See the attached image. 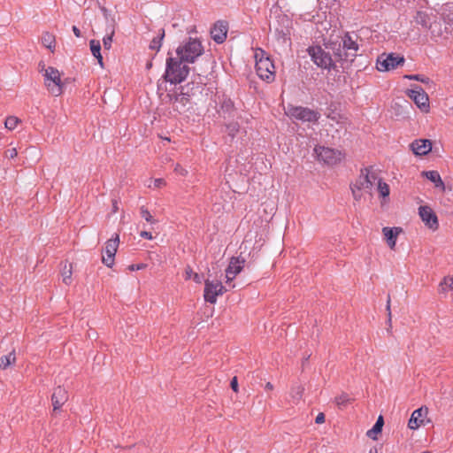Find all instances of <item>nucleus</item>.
I'll use <instances>...</instances> for the list:
<instances>
[{"label":"nucleus","instance_id":"1","mask_svg":"<svg viewBox=\"0 0 453 453\" xmlns=\"http://www.w3.org/2000/svg\"><path fill=\"white\" fill-rule=\"evenodd\" d=\"M372 167H365L361 170L360 175L355 183L350 185L352 195L355 200L358 201L363 196V191L370 193L378 177L372 171Z\"/></svg>","mask_w":453,"mask_h":453},{"label":"nucleus","instance_id":"27","mask_svg":"<svg viewBox=\"0 0 453 453\" xmlns=\"http://www.w3.org/2000/svg\"><path fill=\"white\" fill-rule=\"evenodd\" d=\"M383 426L384 418L381 415H380L372 428L366 432V436L372 440H377V434L381 433Z\"/></svg>","mask_w":453,"mask_h":453},{"label":"nucleus","instance_id":"58","mask_svg":"<svg viewBox=\"0 0 453 453\" xmlns=\"http://www.w3.org/2000/svg\"><path fill=\"white\" fill-rule=\"evenodd\" d=\"M101 11H102L105 19L108 20V16H109L108 10L105 7H101Z\"/></svg>","mask_w":453,"mask_h":453},{"label":"nucleus","instance_id":"32","mask_svg":"<svg viewBox=\"0 0 453 453\" xmlns=\"http://www.w3.org/2000/svg\"><path fill=\"white\" fill-rule=\"evenodd\" d=\"M240 130V125L238 122H229L226 124V133L228 134V136L231 137L233 140L236 134L239 133Z\"/></svg>","mask_w":453,"mask_h":453},{"label":"nucleus","instance_id":"14","mask_svg":"<svg viewBox=\"0 0 453 453\" xmlns=\"http://www.w3.org/2000/svg\"><path fill=\"white\" fill-rule=\"evenodd\" d=\"M340 40L345 52L344 58H348V64H351L357 56V51L359 50L357 39H353L349 33H346Z\"/></svg>","mask_w":453,"mask_h":453},{"label":"nucleus","instance_id":"3","mask_svg":"<svg viewBox=\"0 0 453 453\" xmlns=\"http://www.w3.org/2000/svg\"><path fill=\"white\" fill-rule=\"evenodd\" d=\"M256 72L260 79L271 83L275 80V66L271 58L266 56L265 52L259 50L256 52Z\"/></svg>","mask_w":453,"mask_h":453},{"label":"nucleus","instance_id":"37","mask_svg":"<svg viewBox=\"0 0 453 453\" xmlns=\"http://www.w3.org/2000/svg\"><path fill=\"white\" fill-rule=\"evenodd\" d=\"M404 78L411 80V81H418L425 84H428V83L432 82V81L428 77L422 75V74H408V75H405Z\"/></svg>","mask_w":453,"mask_h":453},{"label":"nucleus","instance_id":"57","mask_svg":"<svg viewBox=\"0 0 453 453\" xmlns=\"http://www.w3.org/2000/svg\"><path fill=\"white\" fill-rule=\"evenodd\" d=\"M119 210L117 200H112V212L115 213Z\"/></svg>","mask_w":453,"mask_h":453},{"label":"nucleus","instance_id":"11","mask_svg":"<svg viewBox=\"0 0 453 453\" xmlns=\"http://www.w3.org/2000/svg\"><path fill=\"white\" fill-rule=\"evenodd\" d=\"M319 160L323 161L329 165H334L341 162L343 156L340 150L326 147H319L315 149Z\"/></svg>","mask_w":453,"mask_h":453},{"label":"nucleus","instance_id":"20","mask_svg":"<svg viewBox=\"0 0 453 453\" xmlns=\"http://www.w3.org/2000/svg\"><path fill=\"white\" fill-rule=\"evenodd\" d=\"M410 148L415 155L425 156L432 150V142L428 139H417L410 144Z\"/></svg>","mask_w":453,"mask_h":453},{"label":"nucleus","instance_id":"31","mask_svg":"<svg viewBox=\"0 0 453 453\" xmlns=\"http://www.w3.org/2000/svg\"><path fill=\"white\" fill-rule=\"evenodd\" d=\"M350 402L351 398L347 393H342L334 398V403L340 409L345 408L349 403H350Z\"/></svg>","mask_w":453,"mask_h":453},{"label":"nucleus","instance_id":"40","mask_svg":"<svg viewBox=\"0 0 453 453\" xmlns=\"http://www.w3.org/2000/svg\"><path fill=\"white\" fill-rule=\"evenodd\" d=\"M19 122V119L17 117L10 116L5 119L4 126L7 129L13 130Z\"/></svg>","mask_w":453,"mask_h":453},{"label":"nucleus","instance_id":"17","mask_svg":"<svg viewBox=\"0 0 453 453\" xmlns=\"http://www.w3.org/2000/svg\"><path fill=\"white\" fill-rule=\"evenodd\" d=\"M119 243V236L116 234L115 237L108 240L105 243V253L106 257H103V263L108 266L111 267L114 263L115 254L117 252V249Z\"/></svg>","mask_w":453,"mask_h":453},{"label":"nucleus","instance_id":"38","mask_svg":"<svg viewBox=\"0 0 453 453\" xmlns=\"http://www.w3.org/2000/svg\"><path fill=\"white\" fill-rule=\"evenodd\" d=\"M140 213L142 218H143L147 222L150 224H155L157 221L151 216L150 212L145 206H142L140 208Z\"/></svg>","mask_w":453,"mask_h":453},{"label":"nucleus","instance_id":"55","mask_svg":"<svg viewBox=\"0 0 453 453\" xmlns=\"http://www.w3.org/2000/svg\"><path fill=\"white\" fill-rule=\"evenodd\" d=\"M73 34L75 35L76 37H81V30L76 26L73 27Z\"/></svg>","mask_w":453,"mask_h":453},{"label":"nucleus","instance_id":"43","mask_svg":"<svg viewBox=\"0 0 453 453\" xmlns=\"http://www.w3.org/2000/svg\"><path fill=\"white\" fill-rule=\"evenodd\" d=\"M444 285L448 287L449 289L453 288V277H445L442 283H441V290L445 291L446 288H444Z\"/></svg>","mask_w":453,"mask_h":453},{"label":"nucleus","instance_id":"10","mask_svg":"<svg viewBox=\"0 0 453 453\" xmlns=\"http://www.w3.org/2000/svg\"><path fill=\"white\" fill-rule=\"evenodd\" d=\"M225 291V287L219 280H206L204 281L203 297L205 302L215 303L217 302V296H222Z\"/></svg>","mask_w":453,"mask_h":453},{"label":"nucleus","instance_id":"8","mask_svg":"<svg viewBox=\"0 0 453 453\" xmlns=\"http://www.w3.org/2000/svg\"><path fill=\"white\" fill-rule=\"evenodd\" d=\"M405 59L403 56L395 53H383L378 57L376 65L380 72H387L403 65Z\"/></svg>","mask_w":453,"mask_h":453},{"label":"nucleus","instance_id":"49","mask_svg":"<svg viewBox=\"0 0 453 453\" xmlns=\"http://www.w3.org/2000/svg\"><path fill=\"white\" fill-rule=\"evenodd\" d=\"M140 236L144 238V239H148V240H152L153 239V236L151 234L150 232H147V231H142L140 233Z\"/></svg>","mask_w":453,"mask_h":453},{"label":"nucleus","instance_id":"46","mask_svg":"<svg viewBox=\"0 0 453 453\" xmlns=\"http://www.w3.org/2000/svg\"><path fill=\"white\" fill-rule=\"evenodd\" d=\"M194 273H195L193 272L192 268L189 265H188L185 268V279L186 280H190L193 277Z\"/></svg>","mask_w":453,"mask_h":453},{"label":"nucleus","instance_id":"23","mask_svg":"<svg viewBox=\"0 0 453 453\" xmlns=\"http://www.w3.org/2000/svg\"><path fill=\"white\" fill-rule=\"evenodd\" d=\"M434 15L432 12L418 11L414 16V21L416 24L420 25L423 29L428 30Z\"/></svg>","mask_w":453,"mask_h":453},{"label":"nucleus","instance_id":"30","mask_svg":"<svg viewBox=\"0 0 453 453\" xmlns=\"http://www.w3.org/2000/svg\"><path fill=\"white\" fill-rule=\"evenodd\" d=\"M72 274H73L72 264L65 263L62 265V269H61V276L63 278V282L65 284L69 285L71 283Z\"/></svg>","mask_w":453,"mask_h":453},{"label":"nucleus","instance_id":"6","mask_svg":"<svg viewBox=\"0 0 453 453\" xmlns=\"http://www.w3.org/2000/svg\"><path fill=\"white\" fill-rule=\"evenodd\" d=\"M44 85L49 92L55 96H58L63 93L64 83L61 81L60 72L52 66H48L43 73Z\"/></svg>","mask_w":453,"mask_h":453},{"label":"nucleus","instance_id":"24","mask_svg":"<svg viewBox=\"0 0 453 453\" xmlns=\"http://www.w3.org/2000/svg\"><path fill=\"white\" fill-rule=\"evenodd\" d=\"M382 232L390 249H394L396 243L397 235L402 232V228L385 226L383 227Z\"/></svg>","mask_w":453,"mask_h":453},{"label":"nucleus","instance_id":"13","mask_svg":"<svg viewBox=\"0 0 453 453\" xmlns=\"http://www.w3.org/2000/svg\"><path fill=\"white\" fill-rule=\"evenodd\" d=\"M428 30L434 40L441 37L447 38V36L451 34L449 27L443 24V17H440L439 14L434 15L432 23L429 25Z\"/></svg>","mask_w":453,"mask_h":453},{"label":"nucleus","instance_id":"4","mask_svg":"<svg viewBox=\"0 0 453 453\" xmlns=\"http://www.w3.org/2000/svg\"><path fill=\"white\" fill-rule=\"evenodd\" d=\"M176 53L181 61L193 63L203 53V47L198 39L190 37L183 46L177 48Z\"/></svg>","mask_w":453,"mask_h":453},{"label":"nucleus","instance_id":"39","mask_svg":"<svg viewBox=\"0 0 453 453\" xmlns=\"http://www.w3.org/2000/svg\"><path fill=\"white\" fill-rule=\"evenodd\" d=\"M378 180V190L383 197H386L389 195V187L386 182H383L381 179H377Z\"/></svg>","mask_w":453,"mask_h":453},{"label":"nucleus","instance_id":"29","mask_svg":"<svg viewBox=\"0 0 453 453\" xmlns=\"http://www.w3.org/2000/svg\"><path fill=\"white\" fill-rule=\"evenodd\" d=\"M423 174L432 182L434 183L435 187L444 188V183L437 171H427L423 172Z\"/></svg>","mask_w":453,"mask_h":453},{"label":"nucleus","instance_id":"21","mask_svg":"<svg viewBox=\"0 0 453 453\" xmlns=\"http://www.w3.org/2000/svg\"><path fill=\"white\" fill-rule=\"evenodd\" d=\"M428 414L427 407H420L415 410L408 422V427L415 430L424 424V418Z\"/></svg>","mask_w":453,"mask_h":453},{"label":"nucleus","instance_id":"5","mask_svg":"<svg viewBox=\"0 0 453 453\" xmlns=\"http://www.w3.org/2000/svg\"><path fill=\"white\" fill-rule=\"evenodd\" d=\"M307 51L317 66L327 70L336 69L337 66L334 64L332 54L326 48H322L319 45L311 46Z\"/></svg>","mask_w":453,"mask_h":453},{"label":"nucleus","instance_id":"59","mask_svg":"<svg viewBox=\"0 0 453 453\" xmlns=\"http://www.w3.org/2000/svg\"><path fill=\"white\" fill-rule=\"evenodd\" d=\"M265 388L266 390H273V385L271 382H267L265 384Z\"/></svg>","mask_w":453,"mask_h":453},{"label":"nucleus","instance_id":"48","mask_svg":"<svg viewBox=\"0 0 453 453\" xmlns=\"http://www.w3.org/2000/svg\"><path fill=\"white\" fill-rule=\"evenodd\" d=\"M174 171L182 176H186L188 173L187 170L182 168L180 165L175 166Z\"/></svg>","mask_w":453,"mask_h":453},{"label":"nucleus","instance_id":"34","mask_svg":"<svg viewBox=\"0 0 453 453\" xmlns=\"http://www.w3.org/2000/svg\"><path fill=\"white\" fill-rule=\"evenodd\" d=\"M165 37V29H161L160 30V34L152 39V41L150 42V48L151 50H159V49L161 48V44H162V40L164 39Z\"/></svg>","mask_w":453,"mask_h":453},{"label":"nucleus","instance_id":"52","mask_svg":"<svg viewBox=\"0 0 453 453\" xmlns=\"http://www.w3.org/2000/svg\"><path fill=\"white\" fill-rule=\"evenodd\" d=\"M387 311H388V321H391V311H390V296L388 295V301H387V307H386Z\"/></svg>","mask_w":453,"mask_h":453},{"label":"nucleus","instance_id":"28","mask_svg":"<svg viewBox=\"0 0 453 453\" xmlns=\"http://www.w3.org/2000/svg\"><path fill=\"white\" fill-rule=\"evenodd\" d=\"M304 392V387L301 384H297L292 387L290 396L294 403H297L303 397Z\"/></svg>","mask_w":453,"mask_h":453},{"label":"nucleus","instance_id":"47","mask_svg":"<svg viewBox=\"0 0 453 453\" xmlns=\"http://www.w3.org/2000/svg\"><path fill=\"white\" fill-rule=\"evenodd\" d=\"M230 387H231V388H232L234 392H238V380H237V377H234V378L231 380Z\"/></svg>","mask_w":453,"mask_h":453},{"label":"nucleus","instance_id":"54","mask_svg":"<svg viewBox=\"0 0 453 453\" xmlns=\"http://www.w3.org/2000/svg\"><path fill=\"white\" fill-rule=\"evenodd\" d=\"M93 56L97 59L98 64L103 68L104 67V61H103V56H102L101 52H99V55L96 54V55H93Z\"/></svg>","mask_w":453,"mask_h":453},{"label":"nucleus","instance_id":"2","mask_svg":"<svg viewBox=\"0 0 453 453\" xmlns=\"http://www.w3.org/2000/svg\"><path fill=\"white\" fill-rule=\"evenodd\" d=\"M189 73V67L180 58L169 57L166 59V68L164 78L173 84L182 82Z\"/></svg>","mask_w":453,"mask_h":453},{"label":"nucleus","instance_id":"45","mask_svg":"<svg viewBox=\"0 0 453 453\" xmlns=\"http://www.w3.org/2000/svg\"><path fill=\"white\" fill-rule=\"evenodd\" d=\"M147 267L146 264H136V265H131L128 266L129 271H135V270H142Z\"/></svg>","mask_w":453,"mask_h":453},{"label":"nucleus","instance_id":"26","mask_svg":"<svg viewBox=\"0 0 453 453\" xmlns=\"http://www.w3.org/2000/svg\"><path fill=\"white\" fill-rule=\"evenodd\" d=\"M107 35L103 38V44L104 50H110L111 48L112 37L115 34V20L112 19L111 24L108 26Z\"/></svg>","mask_w":453,"mask_h":453},{"label":"nucleus","instance_id":"50","mask_svg":"<svg viewBox=\"0 0 453 453\" xmlns=\"http://www.w3.org/2000/svg\"><path fill=\"white\" fill-rule=\"evenodd\" d=\"M316 424H322L325 422V415L324 413L320 412L318 414L315 419Z\"/></svg>","mask_w":453,"mask_h":453},{"label":"nucleus","instance_id":"61","mask_svg":"<svg viewBox=\"0 0 453 453\" xmlns=\"http://www.w3.org/2000/svg\"><path fill=\"white\" fill-rule=\"evenodd\" d=\"M151 65H152V64H151V63H149V64L147 65V68H150V67H151Z\"/></svg>","mask_w":453,"mask_h":453},{"label":"nucleus","instance_id":"62","mask_svg":"<svg viewBox=\"0 0 453 453\" xmlns=\"http://www.w3.org/2000/svg\"><path fill=\"white\" fill-rule=\"evenodd\" d=\"M423 453H428V452H423Z\"/></svg>","mask_w":453,"mask_h":453},{"label":"nucleus","instance_id":"42","mask_svg":"<svg viewBox=\"0 0 453 453\" xmlns=\"http://www.w3.org/2000/svg\"><path fill=\"white\" fill-rule=\"evenodd\" d=\"M236 262H237L236 260H234V262H229V265H228L227 268L226 269V282L233 280L235 277L233 274V266L234 265V263H236Z\"/></svg>","mask_w":453,"mask_h":453},{"label":"nucleus","instance_id":"53","mask_svg":"<svg viewBox=\"0 0 453 453\" xmlns=\"http://www.w3.org/2000/svg\"><path fill=\"white\" fill-rule=\"evenodd\" d=\"M192 279L194 280V281H195V282H196V283H201V282H202V280H203V276H202V275H200V274H198V273H195L193 274Z\"/></svg>","mask_w":453,"mask_h":453},{"label":"nucleus","instance_id":"44","mask_svg":"<svg viewBox=\"0 0 453 453\" xmlns=\"http://www.w3.org/2000/svg\"><path fill=\"white\" fill-rule=\"evenodd\" d=\"M17 154H18V152H17V150L15 148L8 149L5 151V156L8 158H14L17 156Z\"/></svg>","mask_w":453,"mask_h":453},{"label":"nucleus","instance_id":"9","mask_svg":"<svg viewBox=\"0 0 453 453\" xmlns=\"http://www.w3.org/2000/svg\"><path fill=\"white\" fill-rule=\"evenodd\" d=\"M180 93H169L166 97L169 102L173 104V110L179 113H183L187 111L188 105L190 104V96L188 91H185V87L181 86Z\"/></svg>","mask_w":453,"mask_h":453},{"label":"nucleus","instance_id":"18","mask_svg":"<svg viewBox=\"0 0 453 453\" xmlns=\"http://www.w3.org/2000/svg\"><path fill=\"white\" fill-rule=\"evenodd\" d=\"M220 109L219 110V114L223 119H234L236 113V109L234 107V102L231 98L222 96V98L219 100Z\"/></svg>","mask_w":453,"mask_h":453},{"label":"nucleus","instance_id":"25","mask_svg":"<svg viewBox=\"0 0 453 453\" xmlns=\"http://www.w3.org/2000/svg\"><path fill=\"white\" fill-rule=\"evenodd\" d=\"M443 17V24L449 27V31L453 32V7L446 5L442 9V12L439 14Z\"/></svg>","mask_w":453,"mask_h":453},{"label":"nucleus","instance_id":"15","mask_svg":"<svg viewBox=\"0 0 453 453\" xmlns=\"http://www.w3.org/2000/svg\"><path fill=\"white\" fill-rule=\"evenodd\" d=\"M408 96L414 101L417 106L423 111L426 112L429 110V98L427 94L419 86H413L410 89Z\"/></svg>","mask_w":453,"mask_h":453},{"label":"nucleus","instance_id":"41","mask_svg":"<svg viewBox=\"0 0 453 453\" xmlns=\"http://www.w3.org/2000/svg\"><path fill=\"white\" fill-rule=\"evenodd\" d=\"M90 45V50L93 55L98 54L101 52V44L99 41L96 40H91L89 42Z\"/></svg>","mask_w":453,"mask_h":453},{"label":"nucleus","instance_id":"19","mask_svg":"<svg viewBox=\"0 0 453 453\" xmlns=\"http://www.w3.org/2000/svg\"><path fill=\"white\" fill-rule=\"evenodd\" d=\"M227 30V22L219 20L214 24V27L211 30V38L217 43H222L226 39Z\"/></svg>","mask_w":453,"mask_h":453},{"label":"nucleus","instance_id":"56","mask_svg":"<svg viewBox=\"0 0 453 453\" xmlns=\"http://www.w3.org/2000/svg\"><path fill=\"white\" fill-rule=\"evenodd\" d=\"M45 69H47V67L45 66V64L42 61H41L39 63V71L41 73H42V74H43L45 73Z\"/></svg>","mask_w":453,"mask_h":453},{"label":"nucleus","instance_id":"51","mask_svg":"<svg viewBox=\"0 0 453 453\" xmlns=\"http://www.w3.org/2000/svg\"><path fill=\"white\" fill-rule=\"evenodd\" d=\"M164 185H165V181L163 179H156L154 181V186L156 188H161Z\"/></svg>","mask_w":453,"mask_h":453},{"label":"nucleus","instance_id":"33","mask_svg":"<svg viewBox=\"0 0 453 453\" xmlns=\"http://www.w3.org/2000/svg\"><path fill=\"white\" fill-rule=\"evenodd\" d=\"M15 354L14 352H11L8 355L3 356L0 357V368L5 369L11 364L15 362Z\"/></svg>","mask_w":453,"mask_h":453},{"label":"nucleus","instance_id":"60","mask_svg":"<svg viewBox=\"0 0 453 453\" xmlns=\"http://www.w3.org/2000/svg\"><path fill=\"white\" fill-rule=\"evenodd\" d=\"M369 453H378L377 449L375 447L370 449Z\"/></svg>","mask_w":453,"mask_h":453},{"label":"nucleus","instance_id":"16","mask_svg":"<svg viewBox=\"0 0 453 453\" xmlns=\"http://www.w3.org/2000/svg\"><path fill=\"white\" fill-rule=\"evenodd\" d=\"M418 215L425 225L432 229L437 230L439 227V221L435 212L427 205H421L418 208Z\"/></svg>","mask_w":453,"mask_h":453},{"label":"nucleus","instance_id":"36","mask_svg":"<svg viewBox=\"0 0 453 453\" xmlns=\"http://www.w3.org/2000/svg\"><path fill=\"white\" fill-rule=\"evenodd\" d=\"M234 260H236L237 262L234 263V265L233 266V274H234V276H236L242 270L244 263H245V259L241 258L239 257H233L230 259V262H234Z\"/></svg>","mask_w":453,"mask_h":453},{"label":"nucleus","instance_id":"12","mask_svg":"<svg viewBox=\"0 0 453 453\" xmlns=\"http://www.w3.org/2000/svg\"><path fill=\"white\" fill-rule=\"evenodd\" d=\"M324 47L328 50V51L333 53L334 64L337 62L341 63L342 67L345 63L348 64V58H344L345 52L342 49V43L339 38L333 40L329 39L327 42H324Z\"/></svg>","mask_w":453,"mask_h":453},{"label":"nucleus","instance_id":"35","mask_svg":"<svg viewBox=\"0 0 453 453\" xmlns=\"http://www.w3.org/2000/svg\"><path fill=\"white\" fill-rule=\"evenodd\" d=\"M42 42L48 49H52L55 47V37L53 35L46 32L42 36Z\"/></svg>","mask_w":453,"mask_h":453},{"label":"nucleus","instance_id":"7","mask_svg":"<svg viewBox=\"0 0 453 453\" xmlns=\"http://www.w3.org/2000/svg\"><path fill=\"white\" fill-rule=\"evenodd\" d=\"M288 113L291 118L303 122L316 123L320 118V113L317 111L303 106H289Z\"/></svg>","mask_w":453,"mask_h":453},{"label":"nucleus","instance_id":"22","mask_svg":"<svg viewBox=\"0 0 453 453\" xmlns=\"http://www.w3.org/2000/svg\"><path fill=\"white\" fill-rule=\"evenodd\" d=\"M67 400H68L67 391L60 386L57 387L54 389L53 394L51 395L53 411H56L58 410H59Z\"/></svg>","mask_w":453,"mask_h":453}]
</instances>
